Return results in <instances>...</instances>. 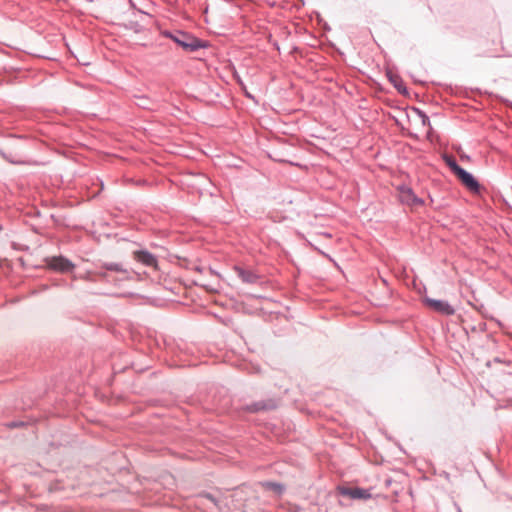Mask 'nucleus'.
<instances>
[{
  "label": "nucleus",
  "mask_w": 512,
  "mask_h": 512,
  "mask_svg": "<svg viewBox=\"0 0 512 512\" xmlns=\"http://www.w3.org/2000/svg\"><path fill=\"white\" fill-rule=\"evenodd\" d=\"M24 142L20 137L11 136L5 146L0 147V155L9 163L18 165H30L32 162L27 159L23 151Z\"/></svg>",
  "instance_id": "obj_1"
},
{
  "label": "nucleus",
  "mask_w": 512,
  "mask_h": 512,
  "mask_svg": "<svg viewBox=\"0 0 512 512\" xmlns=\"http://www.w3.org/2000/svg\"><path fill=\"white\" fill-rule=\"evenodd\" d=\"M163 35L173 40L178 46H180L186 52H195L201 48H206L208 43L200 40L197 37L187 32L176 30V31H165Z\"/></svg>",
  "instance_id": "obj_2"
},
{
  "label": "nucleus",
  "mask_w": 512,
  "mask_h": 512,
  "mask_svg": "<svg viewBox=\"0 0 512 512\" xmlns=\"http://www.w3.org/2000/svg\"><path fill=\"white\" fill-rule=\"evenodd\" d=\"M47 266L62 273L71 272L75 265L64 256H53L46 259Z\"/></svg>",
  "instance_id": "obj_3"
},
{
  "label": "nucleus",
  "mask_w": 512,
  "mask_h": 512,
  "mask_svg": "<svg viewBox=\"0 0 512 512\" xmlns=\"http://www.w3.org/2000/svg\"><path fill=\"white\" fill-rule=\"evenodd\" d=\"M278 407V402L275 399H265L253 402L249 405L242 407V410L249 413H258L261 411H270Z\"/></svg>",
  "instance_id": "obj_4"
},
{
  "label": "nucleus",
  "mask_w": 512,
  "mask_h": 512,
  "mask_svg": "<svg viewBox=\"0 0 512 512\" xmlns=\"http://www.w3.org/2000/svg\"><path fill=\"white\" fill-rule=\"evenodd\" d=\"M455 175L468 190H470L473 193L479 192V190H480L479 182L475 179V177L471 173L466 171L464 168H461Z\"/></svg>",
  "instance_id": "obj_5"
},
{
  "label": "nucleus",
  "mask_w": 512,
  "mask_h": 512,
  "mask_svg": "<svg viewBox=\"0 0 512 512\" xmlns=\"http://www.w3.org/2000/svg\"><path fill=\"white\" fill-rule=\"evenodd\" d=\"M424 301L427 306L443 315L450 316L455 313V309L445 300L426 298Z\"/></svg>",
  "instance_id": "obj_6"
},
{
  "label": "nucleus",
  "mask_w": 512,
  "mask_h": 512,
  "mask_svg": "<svg viewBox=\"0 0 512 512\" xmlns=\"http://www.w3.org/2000/svg\"><path fill=\"white\" fill-rule=\"evenodd\" d=\"M339 493L342 496H348L351 499H369L371 498V493L367 489L363 488H350L341 486L338 488Z\"/></svg>",
  "instance_id": "obj_7"
},
{
  "label": "nucleus",
  "mask_w": 512,
  "mask_h": 512,
  "mask_svg": "<svg viewBox=\"0 0 512 512\" xmlns=\"http://www.w3.org/2000/svg\"><path fill=\"white\" fill-rule=\"evenodd\" d=\"M134 259L145 266L157 268L156 257L146 250L135 251Z\"/></svg>",
  "instance_id": "obj_8"
},
{
  "label": "nucleus",
  "mask_w": 512,
  "mask_h": 512,
  "mask_svg": "<svg viewBox=\"0 0 512 512\" xmlns=\"http://www.w3.org/2000/svg\"><path fill=\"white\" fill-rule=\"evenodd\" d=\"M237 276L244 283L255 284L259 280V276L252 270L244 269L242 267L236 266L234 268Z\"/></svg>",
  "instance_id": "obj_9"
},
{
  "label": "nucleus",
  "mask_w": 512,
  "mask_h": 512,
  "mask_svg": "<svg viewBox=\"0 0 512 512\" xmlns=\"http://www.w3.org/2000/svg\"><path fill=\"white\" fill-rule=\"evenodd\" d=\"M401 201L408 205H421L423 203L410 188H405L401 191Z\"/></svg>",
  "instance_id": "obj_10"
},
{
  "label": "nucleus",
  "mask_w": 512,
  "mask_h": 512,
  "mask_svg": "<svg viewBox=\"0 0 512 512\" xmlns=\"http://www.w3.org/2000/svg\"><path fill=\"white\" fill-rule=\"evenodd\" d=\"M101 268L106 270V271H112V272L124 273V274L127 273V270L120 263H113V262H111V263H104L101 266Z\"/></svg>",
  "instance_id": "obj_11"
},
{
  "label": "nucleus",
  "mask_w": 512,
  "mask_h": 512,
  "mask_svg": "<svg viewBox=\"0 0 512 512\" xmlns=\"http://www.w3.org/2000/svg\"><path fill=\"white\" fill-rule=\"evenodd\" d=\"M262 485L266 489L272 490L278 495L282 494L285 490V488L282 484L276 483V482H264Z\"/></svg>",
  "instance_id": "obj_12"
},
{
  "label": "nucleus",
  "mask_w": 512,
  "mask_h": 512,
  "mask_svg": "<svg viewBox=\"0 0 512 512\" xmlns=\"http://www.w3.org/2000/svg\"><path fill=\"white\" fill-rule=\"evenodd\" d=\"M445 161L454 174H457V172L462 168L453 157H446Z\"/></svg>",
  "instance_id": "obj_13"
},
{
  "label": "nucleus",
  "mask_w": 512,
  "mask_h": 512,
  "mask_svg": "<svg viewBox=\"0 0 512 512\" xmlns=\"http://www.w3.org/2000/svg\"><path fill=\"white\" fill-rule=\"evenodd\" d=\"M394 87L400 92V93H406L407 90L405 87L402 86L401 82L397 83V81L392 80Z\"/></svg>",
  "instance_id": "obj_14"
},
{
  "label": "nucleus",
  "mask_w": 512,
  "mask_h": 512,
  "mask_svg": "<svg viewBox=\"0 0 512 512\" xmlns=\"http://www.w3.org/2000/svg\"><path fill=\"white\" fill-rule=\"evenodd\" d=\"M204 497L207 500L211 501L214 505L218 506V501H217V499L213 495L208 493V494H205Z\"/></svg>",
  "instance_id": "obj_15"
},
{
  "label": "nucleus",
  "mask_w": 512,
  "mask_h": 512,
  "mask_svg": "<svg viewBox=\"0 0 512 512\" xmlns=\"http://www.w3.org/2000/svg\"><path fill=\"white\" fill-rule=\"evenodd\" d=\"M21 425H23L22 422H11V423L8 424V427L15 428V427H19Z\"/></svg>",
  "instance_id": "obj_16"
},
{
  "label": "nucleus",
  "mask_w": 512,
  "mask_h": 512,
  "mask_svg": "<svg viewBox=\"0 0 512 512\" xmlns=\"http://www.w3.org/2000/svg\"><path fill=\"white\" fill-rule=\"evenodd\" d=\"M97 275L102 278V279H106L107 278V273L106 272H103V271H98L97 272Z\"/></svg>",
  "instance_id": "obj_17"
},
{
  "label": "nucleus",
  "mask_w": 512,
  "mask_h": 512,
  "mask_svg": "<svg viewBox=\"0 0 512 512\" xmlns=\"http://www.w3.org/2000/svg\"><path fill=\"white\" fill-rule=\"evenodd\" d=\"M195 283L197 285H200V286L205 287L207 289L209 288V285L207 283L202 282V281H195Z\"/></svg>",
  "instance_id": "obj_18"
},
{
  "label": "nucleus",
  "mask_w": 512,
  "mask_h": 512,
  "mask_svg": "<svg viewBox=\"0 0 512 512\" xmlns=\"http://www.w3.org/2000/svg\"><path fill=\"white\" fill-rule=\"evenodd\" d=\"M422 122H423V124H425L426 122H429V118L427 115L422 114Z\"/></svg>",
  "instance_id": "obj_19"
},
{
  "label": "nucleus",
  "mask_w": 512,
  "mask_h": 512,
  "mask_svg": "<svg viewBox=\"0 0 512 512\" xmlns=\"http://www.w3.org/2000/svg\"><path fill=\"white\" fill-rule=\"evenodd\" d=\"M196 270L200 273H202L204 270H206L205 268H200V267H196Z\"/></svg>",
  "instance_id": "obj_20"
},
{
  "label": "nucleus",
  "mask_w": 512,
  "mask_h": 512,
  "mask_svg": "<svg viewBox=\"0 0 512 512\" xmlns=\"http://www.w3.org/2000/svg\"><path fill=\"white\" fill-rule=\"evenodd\" d=\"M207 272H209L210 274H213V271L210 268L207 269Z\"/></svg>",
  "instance_id": "obj_21"
}]
</instances>
